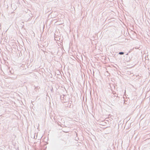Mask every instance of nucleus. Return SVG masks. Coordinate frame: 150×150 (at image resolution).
I'll use <instances>...</instances> for the list:
<instances>
[{
  "instance_id": "7ed1b4c3",
  "label": "nucleus",
  "mask_w": 150,
  "mask_h": 150,
  "mask_svg": "<svg viewBox=\"0 0 150 150\" xmlns=\"http://www.w3.org/2000/svg\"><path fill=\"white\" fill-rule=\"evenodd\" d=\"M128 55V53H127V54H126V55Z\"/></svg>"
},
{
  "instance_id": "f03ea898",
  "label": "nucleus",
  "mask_w": 150,
  "mask_h": 150,
  "mask_svg": "<svg viewBox=\"0 0 150 150\" xmlns=\"http://www.w3.org/2000/svg\"><path fill=\"white\" fill-rule=\"evenodd\" d=\"M119 54L120 55H122L124 54V52H119Z\"/></svg>"
},
{
  "instance_id": "f257e3e1",
  "label": "nucleus",
  "mask_w": 150,
  "mask_h": 150,
  "mask_svg": "<svg viewBox=\"0 0 150 150\" xmlns=\"http://www.w3.org/2000/svg\"><path fill=\"white\" fill-rule=\"evenodd\" d=\"M126 58V60H125V61H126L127 62H129L130 60V59L129 57H127Z\"/></svg>"
}]
</instances>
